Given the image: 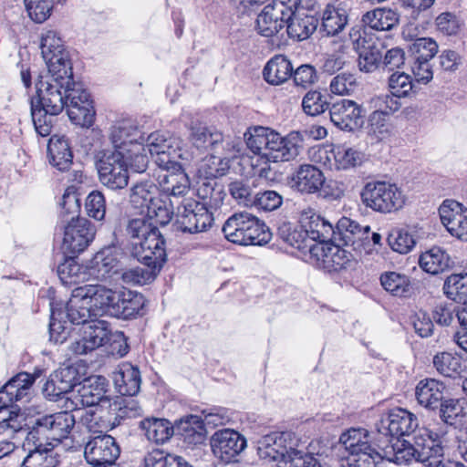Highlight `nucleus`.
Listing matches in <instances>:
<instances>
[{
	"mask_svg": "<svg viewBox=\"0 0 467 467\" xmlns=\"http://www.w3.org/2000/svg\"><path fill=\"white\" fill-rule=\"evenodd\" d=\"M389 462L397 464L416 462L426 467L437 466L444 457V448L438 433L428 428L419 429L410 440H397L386 454Z\"/></svg>",
	"mask_w": 467,
	"mask_h": 467,
	"instance_id": "1",
	"label": "nucleus"
},
{
	"mask_svg": "<svg viewBox=\"0 0 467 467\" xmlns=\"http://www.w3.org/2000/svg\"><path fill=\"white\" fill-rule=\"evenodd\" d=\"M303 137L298 131L282 136L274 130L255 127L246 138V145L254 154L267 161L279 162L295 160L300 152Z\"/></svg>",
	"mask_w": 467,
	"mask_h": 467,
	"instance_id": "2",
	"label": "nucleus"
},
{
	"mask_svg": "<svg viewBox=\"0 0 467 467\" xmlns=\"http://www.w3.org/2000/svg\"><path fill=\"white\" fill-rule=\"evenodd\" d=\"M224 237L240 245H264L272 234L264 222L249 213H235L224 223L222 229Z\"/></svg>",
	"mask_w": 467,
	"mask_h": 467,
	"instance_id": "3",
	"label": "nucleus"
},
{
	"mask_svg": "<svg viewBox=\"0 0 467 467\" xmlns=\"http://www.w3.org/2000/svg\"><path fill=\"white\" fill-rule=\"evenodd\" d=\"M74 84L72 67L61 71L48 72L46 79L36 83V97L33 99L51 114H59L67 107V91Z\"/></svg>",
	"mask_w": 467,
	"mask_h": 467,
	"instance_id": "4",
	"label": "nucleus"
},
{
	"mask_svg": "<svg viewBox=\"0 0 467 467\" xmlns=\"http://www.w3.org/2000/svg\"><path fill=\"white\" fill-rule=\"evenodd\" d=\"M360 198L366 207L382 213L398 211L405 203L402 191L396 184L384 181L367 182Z\"/></svg>",
	"mask_w": 467,
	"mask_h": 467,
	"instance_id": "5",
	"label": "nucleus"
},
{
	"mask_svg": "<svg viewBox=\"0 0 467 467\" xmlns=\"http://www.w3.org/2000/svg\"><path fill=\"white\" fill-rule=\"evenodd\" d=\"M78 389L67 397L70 404H66L67 410H78L82 407H107L111 408V400L106 395L107 379L98 376L90 378L83 384L78 382Z\"/></svg>",
	"mask_w": 467,
	"mask_h": 467,
	"instance_id": "6",
	"label": "nucleus"
},
{
	"mask_svg": "<svg viewBox=\"0 0 467 467\" xmlns=\"http://www.w3.org/2000/svg\"><path fill=\"white\" fill-rule=\"evenodd\" d=\"M311 161L329 170L345 171L353 168L360 161L359 153L346 145L316 146L309 150Z\"/></svg>",
	"mask_w": 467,
	"mask_h": 467,
	"instance_id": "7",
	"label": "nucleus"
},
{
	"mask_svg": "<svg viewBox=\"0 0 467 467\" xmlns=\"http://www.w3.org/2000/svg\"><path fill=\"white\" fill-rule=\"evenodd\" d=\"M100 182L111 190L123 189L129 182L125 156L119 150H107L97 162Z\"/></svg>",
	"mask_w": 467,
	"mask_h": 467,
	"instance_id": "8",
	"label": "nucleus"
},
{
	"mask_svg": "<svg viewBox=\"0 0 467 467\" xmlns=\"http://www.w3.org/2000/svg\"><path fill=\"white\" fill-rule=\"evenodd\" d=\"M144 146L158 168L174 164L179 160L189 161V154L179 148L177 140L164 132L150 133Z\"/></svg>",
	"mask_w": 467,
	"mask_h": 467,
	"instance_id": "9",
	"label": "nucleus"
},
{
	"mask_svg": "<svg viewBox=\"0 0 467 467\" xmlns=\"http://www.w3.org/2000/svg\"><path fill=\"white\" fill-rule=\"evenodd\" d=\"M177 217L182 231L191 234L207 231L213 222L206 204L192 198H184L177 206Z\"/></svg>",
	"mask_w": 467,
	"mask_h": 467,
	"instance_id": "10",
	"label": "nucleus"
},
{
	"mask_svg": "<svg viewBox=\"0 0 467 467\" xmlns=\"http://www.w3.org/2000/svg\"><path fill=\"white\" fill-rule=\"evenodd\" d=\"M63 229L62 249L68 256H76L86 250L96 234L94 225L86 218L68 221Z\"/></svg>",
	"mask_w": 467,
	"mask_h": 467,
	"instance_id": "11",
	"label": "nucleus"
},
{
	"mask_svg": "<svg viewBox=\"0 0 467 467\" xmlns=\"http://www.w3.org/2000/svg\"><path fill=\"white\" fill-rule=\"evenodd\" d=\"M67 111L76 125L89 127L93 124L95 111L88 91L74 81L67 91Z\"/></svg>",
	"mask_w": 467,
	"mask_h": 467,
	"instance_id": "12",
	"label": "nucleus"
},
{
	"mask_svg": "<svg viewBox=\"0 0 467 467\" xmlns=\"http://www.w3.org/2000/svg\"><path fill=\"white\" fill-rule=\"evenodd\" d=\"M119 454V444L112 436L108 434L89 437L84 450V457L91 466L114 464Z\"/></svg>",
	"mask_w": 467,
	"mask_h": 467,
	"instance_id": "13",
	"label": "nucleus"
},
{
	"mask_svg": "<svg viewBox=\"0 0 467 467\" xmlns=\"http://www.w3.org/2000/svg\"><path fill=\"white\" fill-rule=\"evenodd\" d=\"M79 377L78 370L73 367H66L57 369L47 380L43 387L44 395L50 400L57 401L58 399H65V404H70L67 397L75 392Z\"/></svg>",
	"mask_w": 467,
	"mask_h": 467,
	"instance_id": "14",
	"label": "nucleus"
},
{
	"mask_svg": "<svg viewBox=\"0 0 467 467\" xmlns=\"http://www.w3.org/2000/svg\"><path fill=\"white\" fill-rule=\"evenodd\" d=\"M154 174L162 192L169 196L184 197L190 191V179L179 161L159 167Z\"/></svg>",
	"mask_w": 467,
	"mask_h": 467,
	"instance_id": "15",
	"label": "nucleus"
},
{
	"mask_svg": "<svg viewBox=\"0 0 467 467\" xmlns=\"http://www.w3.org/2000/svg\"><path fill=\"white\" fill-rule=\"evenodd\" d=\"M213 454L223 462H231L245 449L246 440L231 429L215 431L211 438Z\"/></svg>",
	"mask_w": 467,
	"mask_h": 467,
	"instance_id": "16",
	"label": "nucleus"
},
{
	"mask_svg": "<svg viewBox=\"0 0 467 467\" xmlns=\"http://www.w3.org/2000/svg\"><path fill=\"white\" fill-rule=\"evenodd\" d=\"M76 423L75 416L68 411H60L38 418L34 430L37 433L47 432L56 445L67 440Z\"/></svg>",
	"mask_w": 467,
	"mask_h": 467,
	"instance_id": "17",
	"label": "nucleus"
},
{
	"mask_svg": "<svg viewBox=\"0 0 467 467\" xmlns=\"http://www.w3.org/2000/svg\"><path fill=\"white\" fill-rule=\"evenodd\" d=\"M40 48L48 72L61 71L67 66L72 67L68 52L56 31L47 30L42 35Z\"/></svg>",
	"mask_w": 467,
	"mask_h": 467,
	"instance_id": "18",
	"label": "nucleus"
},
{
	"mask_svg": "<svg viewBox=\"0 0 467 467\" xmlns=\"http://www.w3.org/2000/svg\"><path fill=\"white\" fill-rule=\"evenodd\" d=\"M442 224L454 237L467 241V207L454 200H445L439 208Z\"/></svg>",
	"mask_w": 467,
	"mask_h": 467,
	"instance_id": "19",
	"label": "nucleus"
},
{
	"mask_svg": "<svg viewBox=\"0 0 467 467\" xmlns=\"http://www.w3.org/2000/svg\"><path fill=\"white\" fill-rule=\"evenodd\" d=\"M325 182L326 177L324 172L312 164L299 165L289 178L291 189L306 195L320 192Z\"/></svg>",
	"mask_w": 467,
	"mask_h": 467,
	"instance_id": "20",
	"label": "nucleus"
},
{
	"mask_svg": "<svg viewBox=\"0 0 467 467\" xmlns=\"http://www.w3.org/2000/svg\"><path fill=\"white\" fill-rule=\"evenodd\" d=\"M124 254L116 247H106L98 252L91 261L90 275L98 280H106L123 271Z\"/></svg>",
	"mask_w": 467,
	"mask_h": 467,
	"instance_id": "21",
	"label": "nucleus"
},
{
	"mask_svg": "<svg viewBox=\"0 0 467 467\" xmlns=\"http://www.w3.org/2000/svg\"><path fill=\"white\" fill-rule=\"evenodd\" d=\"M330 119L342 130H355L362 126L364 110L360 105L350 99H341L329 108Z\"/></svg>",
	"mask_w": 467,
	"mask_h": 467,
	"instance_id": "22",
	"label": "nucleus"
},
{
	"mask_svg": "<svg viewBox=\"0 0 467 467\" xmlns=\"http://www.w3.org/2000/svg\"><path fill=\"white\" fill-rule=\"evenodd\" d=\"M419 422L417 417L407 410H391L380 421L379 431L384 435L400 437L415 433Z\"/></svg>",
	"mask_w": 467,
	"mask_h": 467,
	"instance_id": "23",
	"label": "nucleus"
},
{
	"mask_svg": "<svg viewBox=\"0 0 467 467\" xmlns=\"http://www.w3.org/2000/svg\"><path fill=\"white\" fill-rule=\"evenodd\" d=\"M133 254L139 262L162 266L166 261L165 241L159 229L133 244Z\"/></svg>",
	"mask_w": 467,
	"mask_h": 467,
	"instance_id": "24",
	"label": "nucleus"
},
{
	"mask_svg": "<svg viewBox=\"0 0 467 467\" xmlns=\"http://www.w3.org/2000/svg\"><path fill=\"white\" fill-rule=\"evenodd\" d=\"M89 304L96 317L103 315L112 316L118 293L100 284H88L78 286Z\"/></svg>",
	"mask_w": 467,
	"mask_h": 467,
	"instance_id": "25",
	"label": "nucleus"
},
{
	"mask_svg": "<svg viewBox=\"0 0 467 467\" xmlns=\"http://www.w3.org/2000/svg\"><path fill=\"white\" fill-rule=\"evenodd\" d=\"M369 226H361L356 221L342 217L337 222L332 236L342 245L352 246L354 250H358L369 241Z\"/></svg>",
	"mask_w": 467,
	"mask_h": 467,
	"instance_id": "26",
	"label": "nucleus"
},
{
	"mask_svg": "<svg viewBox=\"0 0 467 467\" xmlns=\"http://www.w3.org/2000/svg\"><path fill=\"white\" fill-rule=\"evenodd\" d=\"M285 442L284 433L274 432L260 438L257 441V454L260 460L266 464L275 462L287 464L290 448L288 449Z\"/></svg>",
	"mask_w": 467,
	"mask_h": 467,
	"instance_id": "27",
	"label": "nucleus"
},
{
	"mask_svg": "<svg viewBox=\"0 0 467 467\" xmlns=\"http://www.w3.org/2000/svg\"><path fill=\"white\" fill-rule=\"evenodd\" d=\"M299 223L314 242H319L320 244L328 241L334 233V228L330 223L317 214L315 209L307 206L299 213Z\"/></svg>",
	"mask_w": 467,
	"mask_h": 467,
	"instance_id": "28",
	"label": "nucleus"
},
{
	"mask_svg": "<svg viewBox=\"0 0 467 467\" xmlns=\"http://www.w3.org/2000/svg\"><path fill=\"white\" fill-rule=\"evenodd\" d=\"M189 140L192 145L201 151L217 152L223 143V135L214 127L196 122L190 127Z\"/></svg>",
	"mask_w": 467,
	"mask_h": 467,
	"instance_id": "29",
	"label": "nucleus"
},
{
	"mask_svg": "<svg viewBox=\"0 0 467 467\" xmlns=\"http://www.w3.org/2000/svg\"><path fill=\"white\" fill-rule=\"evenodd\" d=\"M339 442L349 452L358 455L366 452L379 451V444H373L370 433L363 428H351L340 435Z\"/></svg>",
	"mask_w": 467,
	"mask_h": 467,
	"instance_id": "30",
	"label": "nucleus"
},
{
	"mask_svg": "<svg viewBox=\"0 0 467 467\" xmlns=\"http://www.w3.org/2000/svg\"><path fill=\"white\" fill-rule=\"evenodd\" d=\"M35 378L26 372L19 373L9 380L0 390V408L8 410L14 401L22 400L28 395Z\"/></svg>",
	"mask_w": 467,
	"mask_h": 467,
	"instance_id": "31",
	"label": "nucleus"
},
{
	"mask_svg": "<svg viewBox=\"0 0 467 467\" xmlns=\"http://www.w3.org/2000/svg\"><path fill=\"white\" fill-rule=\"evenodd\" d=\"M445 385L435 379H424L418 382L415 396L419 404L429 410L439 408L443 400Z\"/></svg>",
	"mask_w": 467,
	"mask_h": 467,
	"instance_id": "32",
	"label": "nucleus"
},
{
	"mask_svg": "<svg viewBox=\"0 0 467 467\" xmlns=\"http://www.w3.org/2000/svg\"><path fill=\"white\" fill-rule=\"evenodd\" d=\"M113 382L121 396H134L140 389V373L131 364L123 363L113 373Z\"/></svg>",
	"mask_w": 467,
	"mask_h": 467,
	"instance_id": "33",
	"label": "nucleus"
},
{
	"mask_svg": "<svg viewBox=\"0 0 467 467\" xmlns=\"http://www.w3.org/2000/svg\"><path fill=\"white\" fill-rule=\"evenodd\" d=\"M81 423L94 434H106L116 426L114 413L107 407H96L86 410L81 416Z\"/></svg>",
	"mask_w": 467,
	"mask_h": 467,
	"instance_id": "34",
	"label": "nucleus"
},
{
	"mask_svg": "<svg viewBox=\"0 0 467 467\" xmlns=\"http://www.w3.org/2000/svg\"><path fill=\"white\" fill-rule=\"evenodd\" d=\"M350 39L353 41L354 48H360L358 57L359 69L366 73L375 71L381 61L382 56L379 49L374 46L365 47V38L361 37L358 29L352 28L349 32Z\"/></svg>",
	"mask_w": 467,
	"mask_h": 467,
	"instance_id": "35",
	"label": "nucleus"
},
{
	"mask_svg": "<svg viewBox=\"0 0 467 467\" xmlns=\"http://www.w3.org/2000/svg\"><path fill=\"white\" fill-rule=\"evenodd\" d=\"M144 304V297L140 293L130 290L119 292L112 308V316L122 319L134 317L142 310Z\"/></svg>",
	"mask_w": 467,
	"mask_h": 467,
	"instance_id": "36",
	"label": "nucleus"
},
{
	"mask_svg": "<svg viewBox=\"0 0 467 467\" xmlns=\"http://www.w3.org/2000/svg\"><path fill=\"white\" fill-rule=\"evenodd\" d=\"M49 163L60 171H67L72 165L73 154L65 137L54 135L47 144Z\"/></svg>",
	"mask_w": 467,
	"mask_h": 467,
	"instance_id": "37",
	"label": "nucleus"
},
{
	"mask_svg": "<svg viewBox=\"0 0 467 467\" xmlns=\"http://www.w3.org/2000/svg\"><path fill=\"white\" fill-rule=\"evenodd\" d=\"M289 19L282 16L269 4L259 13L256 19V30L259 35L272 37L282 30Z\"/></svg>",
	"mask_w": 467,
	"mask_h": 467,
	"instance_id": "38",
	"label": "nucleus"
},
{
	"mask_svg": "<svg viewBox=\"0 0 467 467\" xmlns=\"http://www.w3.org/2000/svg\"><path fill=\"white\" fill-rule=\"evenodd\" d=\"M66 315L72 324L84 325L89 323V319L96 317L82 291L76 287L66 307Z\"/></svg>",
	"mask_w": 467,
	"mask_h": 467,
	"instance_id": "39",
	"label": "nucleus"
},
{
	"mask_svg": "<svg viewBox=\"0 0 467 467\" xmlns=\"http://www.w3.org/2000/svg\"><path fill=\"white\" fill-rule=\"evenodd\" d=\"M293 67L290 60L284 55H275L265 66L263 76L271 85H281L290 78Z\"/></svg>",
	"mask_w": 467,
	"mask_h": 467,
	"instance_id": "40",
	"label": "nucleus"
},
{
	"mask_svg": "<svg viewBox=\"0 0 467 467\" xmlns=\"http://www.w3.org/2000/svg\"><path fill=\"white\" fill-rule=\"evenodd\" d=\"M317 249L320 254H317L322 261L324 267L329 271H338L344 268L350 261L351 254L339 244H334L325 242Z\"/></svg>",
	"mask_w": 467,
	"mask_h": 467,
	"instance_id": "41",
	"label": "nucleus"
},
{
	"mask_svg": "<svg viewBox=\"0 0 467 467\" xmlns=\"http://www.w3.org/2000/svg\"><path fill=\"white\" fill-rule=\"evenodd\" d=\"M140 426L146 438L156 444H163L174 433L172 425L165 419L147 418L140 421Z\"/></svg>",
	"mask_w": 467,
	"mask_h": 467,
	"instance_id": "42",
	"label": "nucleus"
},
{
	"mask_svg": "<svg viewBox=\"0 0 467 467\" xmlns=\"http://www.w3.org/2000/svg\"><path fill=\"white\" fill-rule=\"evenodd\" d=\"M37 445L24 458L20 467H57L60 462L59 454L55 451L56 445Z\"/></svg>",
	"mask_w": 467,
	"mask_h": 467,
	"instance_id": "43",
	"label": "nucleus"
},
{
	"mask_svg": "<svg viewBox=\"0 0 467 467\" xmlns=\"http://www.w3.org/2000/svg\"><path fill=\"white\" fill-rule=\"evenodd\" d=\"M419 265L424 272L438 275L450 267L451 258L443 249L433 246L420 254Z\"/></svg>",
	"mask_w": 467,
	"mask_h": 467,
	"instance_id": "44",
	"label": "nucleus"
},
{
	"mask_svg": "<svg viewBox=\"0 0 467 467\" xmlns=\"http://www.w3.org/2000/svg\"><path fill=\"white\" fill-rule=\"evenodd\" d=\"M364 25L378 31L390 30L399 23V15L392 9L376 8L362 16Z\"/></svg>",
	"mask_w": 467,
	"mask_h": 467,
	"instance_id": "45",
	"label": "nucleus"
},
{
	"mask_svg": "<svg viewBox=\"0 0 467 467\" xmlns=\"http://www.w3.org/2000/svg\"><path fill=\"white\" fill-rule=\"evenodd\" d=\"M79 331L94 350L108 343L111 336L109 325L105 320H93L84 324Z\"/></svg>",
	"mask_w": 467,
	"mask_h": 467,
	"instance_id": "46",
	"label": "nucleus"
},
{
	"mask_svg": "<svg viewBox=\"0 0 467 467\" xmlns=\"http://www.w3.org/2000/svg\"><path fill=\"white\" fill-rule=\"evenodd\" d=\"M285 25L288 36L295 40L302 41L316 31L317 20L312 16H301L294 14Z\"/></svg>",
	"mask_w": 467,
	"mask_h": 467,
	"instance_id": "47",
	"label": "nucleus"
},
{
	"mask_svg": "<svg viewBox=\"0 0 467 467\" xmlns=\"http://www.w3.org/2000/svg\"><path fill=\"white\" fill-rule=\"evenodd\" d=\"M142 139L140 135V131L137 128H133L131 125L121 122L115 125L111 129L110 140L115 148L114 150H119L125 153L128 152L129 149H132L130 140L132 142H139L138 140Z\"/></svg>",
	"mask_w": 467,
	"mask_h": 467,
	"instance_id": "48",
	"label": "nucleus"
},
{
	"mask_svg": "<svg viewBox=\"0 0 467 467\" xmlns=\"http://www.w3.org/2000/svg\"><path fill=\"white\" fill-rule=\"evenodd\" d=\"M159 196L157 186L151 182H140L131 188L130 203L143 214L145 209Z\"/></svg>",
	"mask_w": 467,
	"mask_h": 467,
	"instance_id": "49",
	"label": "nucleus"
},
{
	"mask_svg": "<svg viewBox=\"0 0 467 467\" xmlns=\"http://www.w3.org/2000/svg\"><path fill=\"white\" fill-rule=\"evenodd\" d=\"M140 263L142 265L130 269H123L120 277L124 283L134 285H145L150 283L156 278L162 267L148 262Z\"/></svg>",
	"mask_w": 467,
	"mask_h": 467,
	"instance_id": "50",
	"label": "nucleus"
},
{
	"mask_svg": "<svg viewBox=\"0 0 467 467\" xmlns=\"http://www.w3.org/2000/svg\"><path fill=\"white\" fill-rule=\"evenodd\" d=\"M348 23L347 11L339 6L327 5L322 16V29L327 36H335Z\"/></svg>",
	"mask_w": 467,
	"mask_h": 467,
	"instance_id": "51",
	"label": "nucleus"
},
{
	"mask_svg": "<svg viewBox=\"0 0 467 467\" xmlns=\"http://www.w3.org/2000/svg\"><path fill=\"white\" fill-rule=\"evenodd\" d=\"M177 431L189 444L202 443L204 440L202 422L198 416L191 415L182 419L176 425Z\"/></svg>",
	"mask_w": 467,
	"mask_h": 467,
	"instance_id": "52",
	"label": "nucleus"
},
{
	"mask_svg": "<svg viewBox=\"0 0 467 467\" xmlns=\"http://www.w3.org/2000/svg\"><path fill=\"white\" fill-rule=\"evenodd\" d=\"M278 235L289 245L298 250H313L315 248L313 244L314 241L310 239L301 224L298 228L292 229L290 224L285 223L278 227Z\"/></svg>",
	"mask_w": 467,
	"mask_h": 467,
	"instance_id": "53",
	"label": "nucleus"
},
{
	"mask_svg": "<svg viewBox=\"0 0 467 467\" xmlns=\"http://www.w3.org/2000/svg\"><path fill=\"white\" fill-rule=\"evenodd\" d=\"M389 445L379 446V451L366 452L358 455H349L340 461L341 467H379L382 460H387Z\"/></svg>",
	"mask_w": 467,
	"mask_h": 467,
	"instance_id": "54",
	"label": "nucleus"
},
{
	"mask_svg": "<svg viewBox=\"0 0 467 467\" xmlns=\"http://www.w3.org/2000/svg\"><path fill=\"white\" fill-rule=\"evenodd\" d=\"M446 296L457 303H467V274H453L448 276L443 285Z\"/></svg>",
	"mask_w": 467,
	"mask_h": 467,
	"instance_id": "55",
	"label": "nucleus"
},
{
	"mask_svg": "<svg viewBox=\"0 0 467 467\" xmlns=\"http://www.w3.org/2000/svg\"><path fill=\"white\" fill-rule=\"evenodd\" d=\"M383 288L395 296H405L410 293V278L396 272H386L380 276Z\"/></svg>",
	"mask_w": 467,
	"mask_h": 467,
	"instance_id": "56",
	"label": "nucleus"
},
{
	"mask_svg": "<svg viewBox=\"0 0 467 467\" xmlns=\"http://www.w3.org/2000/svg\"><path fill=\"white\" fill-rule=\"evenodd\" d=\"M391 124L388 112L383 109L373 111L369 116L368 134L378 140H383L390 136Z\"/></svg>",
	"mask_w": 467,
	"mask_h": 467,
	"instance_id": "57",
	"label": "nucleus"
},
{
	"mask_svg": "<svg viewBox=\"0 0 467 467\" xmlns=\"http://www.w3.org/2000/svg\"><path fill=\"white\" fill-rule=\"evenodd\" d=\"M437 372L445 377H455L461 372L462 363L458 357L449 352H441L433 357Z\"/></svg>",
	"mask_w": 467,
	"mask_h": 467,
	"instance_id": "58",
	"label": "nucleus"
},
{
	"mask_svg": "<svg viewBox=\"0 0 467 467\" xmlns=\"http://www.w3.org/2000/svg\"><path fill=\"white\" fill-rule=\"evenodd\" d=\"M132 396L120 397L111 402V408L109 410L114 413L115 420L117 418H135L142 413V409L138 400L131 398Z\"/></svg>",
	"mask_w": 467,
	"mask_h": 467,
	"instance_id": "59",
	"label": "nucleus"
},
{
	"mask_svg": "<svg viewBox=\"0 0 467 467\" xmlns=\"http://www.w3.org/2000/svg\"><path fill=\"white\" fill-rule=\"evenodd\" d=\"M34 99H31V116L36 131L42 137L50 135L53 128V117L57 114H51L49 111L39 108Z\"/></svg>",
	"mask_w": 467,
	"mask_h": 467,
	"instance_id": "60",
	"label": "nucleus"
},
{
	"mask_svg": "<svg viewBox=\"0 0 467 467\" xmlns=\"http://www.w3.org/2000/svg\"><path fill=\"white\" fill-rule=\"evenodd\" d=\"M146 218L150 222L154 221L155 223L165 225L167 224L173 214L172 209L167 205L166 202L158 196L144 211Z\"/></svg>",
	"mask_w": 467,
	"mask_h": 467,
	"instance_id": "61",
	"label": "nucleus"
},
{
	"mask_svg": "<svg viewBox=\"0 0 467 467\" xmlns=\"http://www.w3.org/2000/svg\"><path fill=\"white\" fill-rule=\"evenodd\" d=\"M24 419L18 413L0 408V435L15 438L22 431Z\"/></svg>",
	"mask_w": 467,
	"mask_h": 467,
	"instance_id": "62",
	"label": "nucleus"
},
{
	"mask_svg": "<svg viewBox=\"0 0 467 467\" xmlns=\"http://www.w3.org/2000/svg\"><path fill=\"white\" fill-rule=\"evenodd\" d=\"M140 215V217L130 219L126 228L127 234L132 239V244L147 237L157 229L153 225V222L147 219L144 214Z\"/></svg>",
	"mask_w": 467,
	"mask_h": 467,
	"instance_id": "63",
	"label": "nucleus"
},
{
	"mask_svg": "<svg viewBox=\"0 0 467 467\" xmlns=\"http://www.w3.org/2000/svg\"><path fill=\"white\" fill-rule=\"evenodd\" d=\"M389 91L393 97H407L413 88L411 77L404 72L395 71L388 80Z\"/></svg>",
	"mask_w": 467,
	"mask_h": 467,
	"instance_id": "64",
	"label": "nucleus"
}]
</instances>
